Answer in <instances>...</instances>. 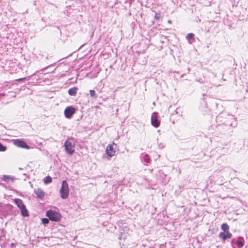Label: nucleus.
Wrapping results in <instances>:
<instances>
[{
    "label": "nucleus",
    "instance_id": "nucleus-21",
    "mask_svg": "<svg viewBox=\"0 0 248 248\" xmlns=\"http://www.w3.org/2000/svg\"><path fill=\"white\" fill-rule=\"evenodd\" d=\"M143 159L145 162L148 163L150 161V158L147 155H145L144 156Z\"/></svg>",
    "mask_w": 248,
    "mask_h": 248
},
{
    "label": "nucleus",
    "instance_id": "nucleus-4",
    "mask_svg": "<svg viewBox=\"0 0 248 248\" xmlns=\"http://www.w3.org/2000/svg\"><path fill=\"white\" fill-rule=\"evenodd\" d=\"M46 215L50 220L53 221H59L61 218V215L59 213L51 210H48Z\"/></svg>",
    "mask_w": 248,
    "mask_h": 248
},
{
    "label": "nucleus",
    "instance_id": "nucleus-7",
    "mask_svg": "<svg viewBox=\"0 0 248 248\" xmlns=\"http://www.w3.org/2000/svg\"><path fill=\"white\" fill-rule=\"evenodd\" d=\"M157 115L158 113L155 112L151 116V124L155 127H158L160 125V121L157 118Z\"/></svg>",
    "mask_w": 248,
    "mask_h": 248
},
{
    "label": "nucleus",
    "instance_id": "nucleus-28",
    "mask_svg": "<svg viewBox=\"0 0 248 248\" xmlns=\"http://www.w3.org/2000/svg\"><path fill=\"white\" fill-rule=\"evenodd\" d=\"M168 22H169V23H170L171 22L170 20H169Z\"/></svg>",
    "mask_w": 248,
    "mask_h": 248
},
{
    "label": "nucleus",
    "instance_id": "nucleus-26",
    "mask_svg": "<svg viewBox=\"0 0 248 248\" xmlns=\"http://www.w3.org/2000/svg\"><path fill=\"white\" fill-rule=\"evenodd\" d=\"M10 246H11V247H14L15 246V244L14 243H12L10 244Z\"/></svg>",
    "mask_w": 248,
    "mask_h": 248
},
{
    "label": "nucleus",
    "instance_id": "nucleus-8",
    "mask_svg": "<svg viewBox=\"0 0 248 248\" xmlns=\"http://www.w3.org/2000/svg\"><path fill=\"white\" fill-rule=\"evenodd\" d=\"M113 145L116 146V144L113 142V144H108L106 148V153L109 157H112L115 154V151L113 147Z\"/></svg>",
    "mask_w": 248,
    "mask_h": 248
},
{
    "label": "nucleus",
    "instance_id": "nucleus-15",
    "mask_svg": "<svg viewBox=\"0 0 248 248\" xmlns=\"http://www.w3.org/2000/svg\"><path fill=\"white\" fill-rule=\"evenodd\" d=\"M221 229L223 230V232H227L229 229V226L227 223H223L221 225Z\"/></svg>",
    "mask_w": 248,
    "mask_h": 248
},
{
    "label": "nucleus",
    "instance_id": "nucleus-17",
    "mask_svg": "<svg viewBox=\"0 0 248 248\" xmlns=\"http://www.w3.org/2000/svg\"><path fill=\"white\" fill-rule=\"evenodd\" d=\"M90 96L94 98H96L97 97V95L95 93V92L93 90H90Z\"/></svg>",
    "mask_w": 248,
    "mask_h": 248
},
{
    "label": "nucleus",
    "instance_id": "nucleus-3",
    "mask_svg": "<svg viewBox=\"0 0 248 248\" xmlns=\"http://www.w3.org/2000/svg\"><path fill=\"white\" fill-rule=\"evenodd\" d=\"M61 197L63 199H66L69 196V187L65 180L62 182V186L60 190Z\"/></svg>",
    "mask_w": 248,
    "mask_h": 248
},
{
    "label": "nucleus",
    "instance_id": "nucleus-25",
    "mask_svg": "<svg viewBox=\"0 0 248 248\" xmlns=\"http://www.w3.org/2000/svg\"><path fill=\"white\" fill-rule=\"evenodd\" d=\"M155 18H157V19L159 18V16H158V14H156L155 15Z\"/></svg>",
    "mask_w": 248,
    "mask_h": 248
},
{
    "label": "nucleus",
    "instance_id": "nucleus-18",
    "mask_svg": "<svg viewBox=\"0 0 248 248\" xmlns=\"http://www.w3.org/2000/svg\"><path fill=\"white\" fill-rule=\"evenodd\" d=\"M194 34L192 33H188L186 36V38L187 40H190L194 39Z\"/></svg>",
    "mask_w": 248,
    "mask_h": 248
},
{
    "label": "nucleus",
    "instance_id": "nucleus-9",
    "mask_svg": "<svg viewBox=\"0 0 248 248\" xmlns=\"http://www.w3.org/2000/svg\"><path fill=\"white\" fill-rule=\"evenodd\" d=\"M14 143L18 147L28 149L30 148L29 146L24 141L22 140H16L15 141Z\"/></svg>",
    "mask_w": 248,
    "mask_h": 248
},
{
    "label": "nucleus",
    "instance_id": "nucleus-27",
    "mask_svg": "<svg viewBox=\"0 0 248 248\" xmlns=\"http://www.w3.org/2000/svg\"><path fill=\"white\" fill-rule=\"evenodd\" d=\"M198 81H199V82H201V83H202V82H203V81H202H202H201V80H199Z\"/></svg>",
    "mask_w": 248,
    "mask_h": 248
},
{
    "label": "nucleus",
    "instance_id": "nucleus-2",
    "mask_svg": "<svg viewBox=\"0 0 248 248\" xmlns=\"http://www.w3.org/2000/svg\"><path fill=\"white\" fill-rule=\"evenodd\" d=\"M119 225L120 227V234L119 238L120 240H124L129 235L131 231L125 223H123L122 221L119 222Z\"/></svg>",
    "mask_w": 248,
    "mask_h": 248
},
{
    "label": "nucleus",
    "instance_id": "nucleus-1",
    "mask_svg": "<svg viewBox=\"0 0 248 248\" xmlns=\"http://www.w3.org/2000/svg\"><path fill=\"white\" fill-rule=\"evenodd\" d=\"M65 151L69 155H72L75 151V142L73 138H68L64 142Z\"/></svg>",
    "mask_w": 248,
    "mask_h": 248
},
{
    "label": "nucleus",
    "instance_id": "nucleus-10",
    "mask_svg": "<svg viewBox=\"0 0 248 248\" xmlns=\"http://www.w3.org/2000/svg\"><path fill=\"white\" fill-rule=\"evenodd\" d=\"M219 237L221 238L223 240L225 241L228 238H231L232 236V234L229 231L220 232L219 233Z\"/></svg>",
    "mask_w": 248,
    "mask_h": 248
},
{
    "label": "nucleus",
    "instance_id": "nucleus-6",
    "mask_svg": "<svg viewBox=\"0 0 248 248\" xmlns=\"http://www.w3.org/2000/svg\"><path fill=\"white\" fill-rule=\"evenodd\" d=\"M75 111L76 108H75L72 106L66 107L64 111L65 117L67 118H70Z\"/></svg>",
    "mask_w": 248,
    "mask_h": 248
},
{
    "label": "nucleus",
    "instance_id": "nucleus-14",
    "mask_svg": "<svg viewBox=\"0 0 248 248\" xmlns=\"http://www.w3.org/2000/svg\"><path fill=\"white\" fill-rule=\"evenodd\" d=\"M2 180L7 183H10V182H12L13 181V179L7 175H3Z\"/></svg>",
    "mask_w": 248,
    "mask_h": 248
},
{
    "label": "nucleus",
    "instance_id": "nucleus-24",
    "mask_svg": "<svg viewBox=\"0 0 248 248\" xmlns=\"http://www.w3.org/2000/svg\"><path fill=\"white\" fill-rule=\"evenodd\" d=\"M25 79H26V78H19V79H16V81H22V80H24Z\"/></svg>",
    "mask_w": 248,
    "mask_h": 248
},
{
    "label": "nucleus",
    "instance_id": "nucleus-5",
    "mask_svg": "<svg viewBox=\"0 0 248 248\" xmlns=\"http://www.w3.org/2000/svg\"><path fill=\"white\" fill-rule=\"evenodd\" d=\"M14 202L17 207L20 209L21 215L23 217H28L29 216L28 211L27 210L22 201L19 199H15Z\"/></svg>",
    "mask_w": 248,
    "mask_h": 248
},
{
    "label": "nucleus",
    "instance_id": "nucleus-23",
    "mask_svg": "<svg viewBox=\"0 0 248 248\" xmlns=\"http://www.w3.org/2000/svg\"><path fill=\"white\" fill-rule=\"evenodd\" d=\"M236 241H237V240L236 239H233L232 241V245L233 246V244H236Z\"/></svg>",
    "mask_w": 248,
    "mask_h": 248
},
{
    "label": "nucleus",
    "instance_id": "nucleus-12",
    "mask_svg": "<svg viewBox=\"0 0 248 248\" xmlns=\"http://www.w3.org/2000/svg\"><path fill=\"white\" fill-rule=\"evenodd\" d=\"M78 90L77 87L71 88L68 90V93L70 95L74 96L76 95Z\"/></svg>",
    "mask_w": 248,
    "mask_h": 248
},
{
    "label": "nucleus",
    "instance_id": "nucleus-13",
    "mask_svg": "<svg viewBox=\"0 0 248 248\" xmlns=\"http://www.w3.org/2000/svg\"><path fill=\"white\" fill-rule=\"evenodd\" d=\"M236 245L240 248L243 247L244 245L243 239L242 237H239L236 241Z\"/></svg>",
    "mask_w": 248,
    "mask_h": 248
},
{
    "label": "nucleus",
    "instance_id": "nucleus-20",
    "mask_svg": "<svg viewBox=\"0 0 248 248\" xmlns=\"http://www.w3.org/2000/svg\"><path fill=\"white\" fill-rule=\"evenodd\" d=\"M6 146L3 145L1 143H0V152H4L6 151Z\"/></svg>",
    "mask_w": 248,
    "mask_h": 248
},
{
    "label": "nucleus",
    "instance_id": "nucleus-16",
    "mask_svg": "<svg viewBox=\"0 0 248 248\" xmlns=\"http://www.w3.org/2000/svg\"><path fill=\"white\" fill-rule=\"evenodd\" d=\"M51 181H52V178L49 176H47L44 178V183L46 184L50 183V182H51Z\"/></svg>",
    "mask_w": 248,
    "mask_h": 248
},
{
    "label": "nucleus",
    "instance_id": "nucleus-11",
    "mask_svg": "<svg viewBox=\"0 0 248 248\" xmlns=\"http://www.w3.org/2000/svg\"><path fill=\"white\" fill-rule=\"evenodd\" d=\"M34 193L39 198L42 199L44 197L45 192L40 188H37L34 190Z\"/></svg>",
    "mask_w": 248,
    "mask_h": 248
},
{
    "label": "nucleus",
    "instance_id": "nucleus-19",
    "mask_svg": "<svg viewBox=\"0 0 248 248\" xmlns=\"http://www.w3.org/2000/svg\"><path fill=\"white\" fill-rule=\"evenodd\" d=\"M42 222L44 225H46L49 223V220L47 218H43L42 219Z\"/></svg>",
    "mask_w": 248,
    "mask_h": 248
},
{
    "label": "nucleus",
    "instance_id": "nucleus-22",
    "mask_svg": "<svg viewBox=\"0 0 248 248\" xmlns=\"http://www.w3.org/2000/svg\"><path fill=\"white\" fill-rule=\"evenodd\" d=\"M233 120H234V123H232L230 124V125L233 127H235L236 126V125H237V123H236V119L235 118H233Z\"/></svg>",
    "mask_w": 248,
    "mask_h": 248
}]
</instances>
